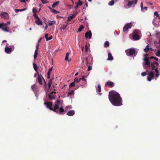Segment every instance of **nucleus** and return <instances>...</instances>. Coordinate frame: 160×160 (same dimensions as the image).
Here are the masks:
<instances>
[{"mask_svg":"<svg viewBox=\"0 0 160 160\" xmlns=\"http://www.w3.org/2000/svg\"><path fill=\"white\" fill-rule=\"evenodd\" d=\"M108 98L111 103L114 106H119L122 105V99L120 95L115 91L109 92Z\"/></svg>","mask_w":160,"mask_h":160,"instance_id":"nucleus-1","label":"nucleus"},{"mask_svg":"<svg viewBox=\"0 0 160 160\" xmlns=\"http://www.w3.org/2000/svg\"><path fill=\"white\" fill-rule=\"evenodd\" d=\"M8 44H7L6 47L5 48V52L7 54H10L13 51L14 49V48L13 46L9 47L8 46Z\"/></svg>","mask_w":160,"mask_h":160,"instance_id":"nucleus-2","label":"nucleus"},{"mask_svg":"<svg viewBox=\"0 0 160 160\" xmlns=\"http://www.w3.org/2000/svg\"><path fill=\"white\" fill-rule=\"evenodd\" d=\"M138 30H136L134 31L132 35V38L133 39L137 40L140 39V37L138 35Z\"/></svg>","mask_w":160,"mask_h":160,"instance_id":"nucleus-3","label":"nucleus"},{"mask_svg":"<svg viewBox=\"0 0 160 160\" xmlns=\"http://www.w3.org/2000/svg\"><path fill=\"white\" fill-rule=\"evenodd\" d=\"M125 52L128 56H131L135 53L136 51L133 48H130L126 50Z\"/></svg>","mask_w":160,"mask_h":160,"instance_id":"nucleus-4","label":"nucleus"},{"mask_svg":"<svg viewBox=\"0 0 160 160\" xmlns=\"http://www.w3.org/2000/svg\"><path fill=\"white\" fill-rule=\"evenodd\" d=\"M60 103V101L59 100H57L55 102V104L54 107V108H52V111L54 112L58 113V109L59 108V105Z\"/></svg>","mask_w":160,"mask_h":160,"instance_id":"nucleus-5","label":"nucleus"},{"mask_svg":"<svg viewBox=\"0 0 160 160\" xmlns=\"http://www.w3.org/2000/svg\"><path fill=\"white\" fill-rule=\"evenodd\" d=\"M132 24L131 23H128L125 25L123 28V32H125L127 31L128 29L131 28L132 27Z\"/></svg>","mask_w":160,"mask_h":160,"instance_id":"nucleus-6","label":"nucleus"},{"mask_svg":"<svg viewBox=\"0 0 160 160\" xmlns=\"http://www.w3.org/2000/svg\"><path fill=\"white\" fill-rule=\"evenodd\" d=\"M56 94V92L52 91L48 94V97L49 99L50 100H52L54 99L55 98V97L54 95Z\"/></svg>","mask_w":160,"mask_h":160,"instance_id":"nucleus-7","label":"nucleus"},{"mask_svg":"<svg viewBox=\"0 0 160 160\" xmlns=\"http://www.w3.org/2000/svg\"><path fill=\"white\" fill-rule=\"evenodd\" d=\"M138 0H132L131 1H128L127 6L129 7H131L132 5H135L137 2Z\"/></svg>","mask_w":160,"mask_h":160,"instance_id":"nucleus-8","label":"nucleus"},{"mask_svg":"<svg viewBox=\"0 0 160 160\" xmlns=\"http://www.w3.org/2000/svg\"><path fill=\"white\" fill-rule=\"evenodd\" d=\"M44 104L45 105L46 107L49 108L50 110L52 111V104L51 102H45Z\"/></svg>","mask_w":160,"mask_h":160,"instance_id":"nucleus-9","label":"nucleus"},{"mask_svg":"<svg viewBox=\"0 0 160 160\" xmlns=\"http://www.w3.org/2000/svg\"><path fill=\"white\" fill-rule=\"evenodd\" d=\"M114 83L111 81H108L105 84L106 86H108L109 88H112L114 87Z\"/></svg>","mask_w":160,"mask_h":160,"instance_id":"nucleus-10","label":"nucleus"},{"mask_svg":"<svg viewBox=\"0 0 160 160\" xmlns=\"http://www.w3.org/2000/svg\"><path fill=\"white\" fill-rule=\"evenodd\" d=\"M154 77V74L152 72H150L148 73V81H150L151 80L152 78Z\"/></svg>","mask_w":160,"mask_h":160,"instance_id":"nucleus-11","label":"nucleus"},{"mask_svg":"<svg viewBox=\"0 0 160 160\" xmlns=\"http://www.w3.org/2000/svg\"><path fill=\"white\" fill-rule=\"evenodd\" d=\"M0 16L5 19H8V14L5 12H3L1 13Z\"/></svg>","mask_w":160,"mask_h":160,"instance_id":"nucleus-12","label":"nucleus"},{"mask_svg":"<svg viewBox=\"0 0 160 160\" xmlns=\"http://www.w3.org/2000/svg\"><path fill=\"white\" fill-rule=\"evenodd\" d=\"M92 36V33L91 31L87 32L85 34V37L86 38H88L89 39H90Z\"/></svg>","mask_w":160,"mask_h":160,"instance_id":"nucleus-13","label":"nucleus"},{"mask_svg":"<svg viewBox=\"0 0 160 160\" xmlns=\"http://www.w3.org/2000/svg\"><path fill=\"white\" fill-rule=\"evenodd\" d=\"M78 14V12H76L75 13L72 14L71 16H69L68 17V21H71L72 19L75 17Z\"/></svg>","mask_w":160,"mask_h":160,"instance_id":"nucleus-14","label":"nucleus"},{"mask_svg":"<svg viewBox=\"0 0 160 160\" xmlns=\"http://www.w3.org/2000/svg\"><path fill=\"white\" fill-rule=\"evenodd\" d=\"M144 60L145 61V64L147 65V67H148L150 65V62H149V58H148L145 57L144 58Z\"/></svg>","mask_w":160,"mask_h":160,"instance_id":"nucleus-15","label":"nucleus"},{"mask_svg":"<svg viewBox=\"0 0 160 160\" xmlns=\"http://www.w3.org/2000/svg\"><path fill=\"white\" fill-rule=\"evenodd\" d=\"M35 22L38 25H42V21L39 18L36 19L35 21Z\"/></svg>","mask_w":160,"mask_h":160,"instance_id":"nucleus-16","label":"nucleus"},{"mask_svg":"<svg viewBox=\"0 0 160 160\" xmlns=\"http://www.w3.org/2000/svg\"><path fill=\"white\" fill-rule=\"evenodd\" d=\"M42 78H43L42 76L41 75H38V81L39 83L41 85L42 84Z\"/></svg>","mask_w":160,"mask_h":160,"instance_id":"nucleus-17","label":"nucleus"},{"mask_svg":"<svg viewBox=\"0 0 160 160\" xmlns=\"http://www.w3.org/2000/svg\"><path fill=\"white\" fill-rule=\"evenodd\" d=\"M75 113V111L74 110H71L68 112L67 115L69 116H72L74 115Z\"/></svg>","mask_w":160,"mask_h":160,"instance_id":"nucleus-18","label":"nucleus"},{"mask_svg":"<svg viewBox=\"0 0 160 160\" xmlns=\"http://www.w3.org/2000/svg\"><path fill=\"white\" fill-rule=\"evenodd\" d=\"M48 7L50 9V11L51 12H52L53 13H55V14H57V13H59V12H58V11L54 9H52L51 7H50L49 6H48Z\"/></svg>","mask_w":160,"mask_h":160,"instance_id":"nucleus-19","label":"nucleus"},{"mask_svg":"<svg viewBox=\"0 0 160 160\" xmlns=\"http://www.w3.org/2000/svg\"><path fill=\"white\" fill-rule=\"evenodd\" d=\"M108 58L107 59L108 60H112L113 58L112 56V54L110 52L108 53Z\"/></svg>","mask_w":160,"mask_h":160,"instance_id":"nucleus-20","label":"nucleus"},{"mask_svg":"<svg viewBox=\"0 0 160 160\" xmlns=\"http://www.w3.org/2000/svg\"><path fill=\"white\" fill-rule=\"evenodd\" d=\"M149 45H147L145 48L144 49V51L146 52H148L149 51V50H152V48H149Z\"/></svg>","mask_w":160,"mask_h":160,"instance_id":"nucleus-21","label":"nucleus"},{"mask_svg":"<svg viewBox=\"0 0 160 160\" xmlns=\"http://www.w3.org/2000/svg\"><path fill=\"white\" fill-rule=\"evenodd\" d=\"M69 53L68 52H67L66 54V56L65 58V60L66 61H68V62H69L71 61V59H69L68 58V56H69Z\"/></svg>","mask_w":160,"mask_h":160,"instance_id":"nucleus-22","label":"nucleus"},{"mask_svg":"<svg viewBox=\"0 0 160 160\" xmlns=\"http://www.w3.org/2000/svg\"><path fill=\"white\" fill-rule=\"evenodd\" d=\"M59 3V1H57L56 2H54L52 5V8H54L56 6L58 5Z\"/></svg>","mask_w":160,"mask_h":160,"instance_id":"nucleus-23","label":"nucleus"},{"mask_svg":"<svg viewBox=\"0 0 160 160\" xmlns=\"http://www.w3.org/2000/svg\"><path fill=\"white\" fill-rule=\"evenodd\" d=\"M33 67L34 70L35 71L37 72L38 71V67L37 66V65L36 63H33Z\"/></svg>","mask_w":160,"mask_h":160,"instance_id":"nucleus-24","label":"nucleus"},{"mask_svg":"<svg viewBox=\"0 0 160 160\" xmlns=\"http://www.w3.org/2000/svg\"><path fill=\"white\" fill-rule=\"evenodd\" d=\"M109 46V43L108 41H106L104 43V46L106 48L108 47Z\"/></svg>","mask_w":160,"mask_h":160,"instance_id":"nucleus-25","label":"nucleus"},{"mask_svg":"<svg viewBox=\"0 0 160 160\" xmlns=\"http://www.w3.org/2000/svg\"><path fill=\"white\" fill-rule=\"evenodd\" d=\"M64 110L63 108V106H62L59 109V113H61L63 112Z\"/></svg>","mask_w":160,"mask_h":160,"instance_id":"nucleus-26","label":"nucleus"},{"mask_svg":"<svg viewBox=\"0 0 160 160\" xmlns=\"http://www.w3.org/2000/svg\"><path fill=\"white\" fill-rule=\"evenodd\" d=\"M78 2H76L75 3L79 6H81L82 4V2L80 0H78Z\"/></svg>","mask_w":160,"mask_h":160,"instance_id":"nucleus-27","label":"nucleus"},{"mask_svg":"<svg viewBox=\"0 0 160 160\" xmlns=\"http://www.w3.org/2000/svg\"><path fill=\"white\" fill-rule=\"evenodd\" d=\"M114 4V1L113 0H112L108 3V5L110 6L113 5Z\"/></svg>","mask_w":160,"mask_h":160,"instance_id":"nucleus-28","label":"nucleus"},{"mask_svg":"<svg viewBox=\"0 0 160 160\" xmlns=\"http://www.w3.org/2000/svg\"><path fill=\"white\" fill-rule=\"evenodd\" d=\"M155 71V72H156V77H158L159 75V73L158 70V68H156L155 69H154Z\"/></svg>","mask_w":160,"mask_h":160,"instance_id":"nucleus-29","label":"nucleus"},{"mask_svg":"<svg viewBox=\"0 0 160 160\" xmlns=\"http://www.w3.org/2000/svg\"><path fill=\"white\" fill-rule=\"evenodd\" d=\"M8 25L7 24H5V23H0V28H2L4 26H6Z\"/></svg>","mask_w":160,"mask_h":160,"instance_id":"nucleus-30","label":"nucleus"},{"mask_svg":"<svg viewBox=\"0 0 160 160\" xmlns=\"http://www.w3.org/2000/svg\"><path fill=\"white\" fill-rule=\"evenodd\" d=\"M84 28V26L83 25H81L80 26L78 29V32H81L82 31V29Z\"/></svg>","mask_w":160,"mask_h":160,"instance_id":"nucleus-31","label":"nucleus"},{"mask_svg":"<svg viewBox=\"0 0 160 160\" xmlns=\"http://www.w3.org/2000/svg\"><path fill=\"white\" fill-rule=\"evenodd\" d=\"M38 54V52H37V50H35L34 55V59H36V58L37 57Z\"/></svg>","mask_w":160,"mask_h":160,"instance_id":"nucleus-32","label":"nucleus"},{"mask_svg":"<svg viewBox=\"0 0 160 160\" xmlns=\"http://www.w3.org/2000/svg\"><path fill=\"white\" fill-rule=\"evenodd\" d=\"M80 81V78L79 79H78V78H75L74 82H77V83H78Z\"/></svg>","mask_w":160,"mask_h":160,"instance_id":"nucleus-33","label":"nucleus"},{"mask_svg":"<svg viewBox=\"0 0 160 160\" xmlns=\"http://www.w3.org/2000/svg\"><path fill=\"white\" fill-rule=\"evenodd\" d=\"M4 28H2V30L7 32H9V31L8 30V27H6V26Z\"/></svg>","mask_w":160,"mask_h":160,"instance_id":"nucleus-34","label":"nucleus"},{"mask_svg":"<svg viewBox=\"0 0 160 160\" xmlns=\"http://www.w3.org/2000/svg\"><path fill=\"white\" fill-rule=\"evenodd\" d=\"M68 26V24H67L66 25H64L62 27H61L60 28V30L63 29L64 30L66 29V28Z\"/></svg>","mask_w":160,"mask_h":160,"instance_id":"nucleus-35","label":"nucleus"},{"mask_svg":"<svg viewBox=\"0 0 160 160\" xmlns=\"http://www.w3.org/2000/svg\"><path fill=\"white\" fill-rule=\"evenodd\" d=\"M151 66L152 67L151 69L152 70H153L154 69L156 68V66H155V65H153V63L151 64Z\"/></svg>","mask_w":160,"mask_h":160,"instance_id":"nucleus-36","label":"nucleus"},{"mask_svg":"<svg viewBox=\"0 0 160 160\" xmlns=\"http://www.w3.org/2000/svg\"><path fill=\"white\" fill-rule=\"evenodd\" d=\"M97 91L98 92H100L101 91V86L100 85H98V88L97 89Z\"/></svg>","mask_w":160,"mask_h":160,"instance_id":"nucleus-37","label":"nucleus"},{"mask_svg":"<svg viewBox=\"0 0 160 160\" xmlns=\"http://www.w3.org/2000/svg\"><path fill=\"white\" fill-rule=\"evenodd\" d=\"M56 23V22L55 21H52V22H49V23H48V25L49 26H52V25H53V24H54V23Z\"/></svg>","mask_w":160,"mask_h":160,"instance_id":"nucleus-38","label":"nucleus"},{"mask_svg":"<svg viewBox=\"0 0 160 160\" xmlns=\"http://www.w3.org/2000/svg\"><path fill=\"white\" fill-rule=\"evenodd\" d=\"M75 84L74 82H72L69 85V87L70 88L73 87H74V86H75Z\"/></svg>","mask_w":160,"mask_h":160,"instance_id":"nucleus-39","label":"nucleus"},{"mask_svg":"<svg viewBox=\"0 0 160 160\" xmlns=\"http://www.w3.org/2000/svg\"><path fill=\"white\" fill-rule=\"evenodd\" d=\"M74 92V91L73 90H72L70 92H69L68 93V96H70L73 94V93Z\"/></svg>","mask_w":160,"mask_h":160,"instance_id":"nucleus-40","label":"nucleus"},{"mask_svg":"<svg viewBox=\"0 0 160 160\" xmlns=\"http://www.w3.org/2000/svg\"><path fill=\"white\" fill-rule=\"evenodd\" d=\"M157 56L158 57H160V49L159 50L156 54Z\"/></svg>","mask_w":160,"mask_h":160,"instance_id":"nucleus-41","label":"nucleus"},{"mask_svg":"<svg viewBox=\"0 0 160 160\" xmlns=\"http://www.w3.org/2000/svg\"><path fill=\"white\" fill-rule=\"evenodd\" d=\"M33 16L36 19L39 18L36 13H33Z\"/></svg>","mask_w":160,"mask_h":160,"instance_id":"nucleus-42","label":"nucleus"},{"mask_svg":"<svg viewBox=\"0 0 160 160\" xmlns=\"http://www.w3.org/2000/svg\"><path fill=\"white\" fill-rule=\"evenodd\" d=\"M42 2L43 4H46V3H48L49 2L46 0H42Z\"/></svg>","mask_w":160,"mask_h":160,"instance_id":"nucleus-43","label":"nucleus"},{"mask_svg":"<svg viewBox=\"0 0 160 160\" xmlns=\"http://www.w3.org/2000/svg\"><path fill=\"white\" fill-rule=\"evenodd\" d=\"M37 10L35 8H33L32 9V11L33 13H36L37 12Z\"/></svg>","mask_w":160,"mask_h":160,"instance_id":"nucleus-44","label":"nucleus"},{"mask_svg":"<svg viewBox=\"0 0 160 160\" xmlns=\"http://www.w3.org/2000/svg\"><path fill=\"white\" fill-rule=\"evenodd\" d=\"M53 79V78H52L51 79H50L48 82V84H50L52 85V80Z\"/></svg>","mask_w":160,"mask_h":160,"instance_id":"nucleus-45","label":"nucleus"},{"mask_svg":"<svg viewBox=\"0 0 160 160\" xmlns=\"http://www.w3.org/2000/svg\"><path fill=\"white\" fill-rule=\"evenodd\" d=\"M53 79V78H52L51 79H50L48 82V84H50L52 85V80Z\"/></svg>","mask_w":160,"mask_h":160,"instance_id":"nucleus-46","label":"nucleus"},{"mask_svg":"<svg viewBox=\"0 0 160 160\" xmlns=\"http://www.w3.org/2000/svg\"><path fill=\"white\" fill-rule=\"evenodd\" d=\"M147 75V73L146 72H143L141 73V75L142 76H145Z\"/></svg>","mask_w":160,"mask_h":160,"instance_id":"nucleus-47","label":"nucleus"},{"mask_svg":"<svg viewBox=\"0 0 160 160\" xmlns=\"http://www.w3.org/2000/svg\"><path fill=\"white\" fill-rule=\"evenodd\" d=\"M68 108H69V109L71 108V106H66L65 108V111L67 110Z\"/></svg>","mask_w":160,"mask_h":160,"instance_id":"nucleus-48","label":"nucleus"},{"mask_svg":"<svg viewBox=\"0 0 160 160\" xmlns=\"http://www.w3.org/2000/svg\"><path fill=\"white\" fill-rule=\"evenodd\" d=\"M141 11L143 12H144V11L143 10V3H142V2H141Z\"/></svg>","mask_w":160,"mask_h":160,"instance_id":"nucleus-49","label":"nucleus"},{"mask_svg":"<svg viewBox=\"0 0 160 160\" xmlns=\"http://www.w3.org/2000/svg\"><path fill=\"white\" fill-rule=\"evenodd\" d=\"M85 77L84 76H83L82 78H80V80H82L83 81H84L85 82H86V79L85 78Z\"/></svg>","mask_w":160,"mask_h":160,"instance_id":"nucleus-50","label":"nucleus"},{"mask_svg":"<svg viewBox=\"0 0 160 160\" xmlns=\"http://www.w3.org/2000/svg\"><path fill=\"white\" fill-rule=\"evenodd\" d=\"M154 15L156 16L157 17H158V16H159V14H158V12H154Z\"/></svg>","mask_w":160,"mask_h":160,"instance_id":"nucleus-51","label":"nucleus"},{"mask_svg":"<svg viewBox=\"0 0 160 160\" xmlns=\"http://www.w3.org/2000/svg\"><path fill=\"white\" fill-rule=\"evenodd\" d=\"M92 69V67H91L90 66H89L88 67V71H89L90 70H91Z\"/></svg>","mask_w":160,"mask_h":160,"instance_id":"nucleus-52","label":"nucleus"},{"mask_svg":"<svg viewBox=\"0 0 160 160\" xmlns=\"http://www.w3.org/2000/svg\"><path fill=\"white\" fill-rule=\"evenodd\" d=\"M52 36H51L49 38H48L47 41L50 40L52 39Z\"/></svg>","mask_w":160,"mask_h":160,"instance_id":"nucleus-53","label":"nucleus"},{"mask_svg":"<svg viewBox=\"0 0 160 160\" xmlns=\"http://www.w3.org/2000/svg\"><path fill=\"white\" fill-rule=\"evenodd\" d=\"M48 34H46L45 35V38L47 41L48 39Z\"/></svg>","mask_w":160,"mask_h":160,"instance_id":"nucleus-54","label":"nucleus"},{"mask_svg":"<svg viewBox=\"0 0 160 160\" xmlns=\"http://www.w3.org/2000/svg\"><path fill=\"white\" fill-rule=\"evenodd\" d=\"M85 50L86 52H87L88 51V47L87 45H86L85 46Z\"/></svg>","mask_w":160,"mask_h":160,"instance_id":"nucleus-55","label":"nucleus"},{"mask_svg":"<svg viewBox=\"0 0 160 160\" xmlns=\"http://www.w3.org/2000/svg\"><path fill=\"white\" fill-rule=\"evenodd\" d=\"M26 9H27L26 8H23V9H19V11H20V12L23 11H24L26 10Z\"/></svg>","mask_w":160,"mask_h":160,"instance_id":"nucleus-56","label":"nucleus"},{"mask_svg":"<svg viewBox=\"0 0 160 160\" xmlns=\"http://www.w3.org/2000/svg\"><path fill=\"white\" fill-rule=\"evenodd\" d=\"M15 11L16 12H20L19 9H15Z\"/></svg>","mask_w":160,"mask_h":160,"instance_id":"nucleus-57","label":"nucleus"},{"mask_svg":"<svg viewBox=\"0 0 160 160\" xmlns=\"http://www.w3.org/2000/svg\"><path fill=\"white\" fill-rule=\"evenodd\" d=\"M39 44L37 45L36 47V50H37V52H38V46H39Z\"/></svg>","mask_w":160,"mask_h":160,"instance_id":"nucleus-58","label":"nucleus"},{"mask_svg":"<svg viewBox=\"0 0 160 160\" xmlns=\"http://www.w3.org/2000/svg\"><path fill=\"white\" fill-rule=\"evenodd\" d=\"M155 65H156V66H158L159 65V63L158 62H155Z\"/></svg>","mask_w":160,"mask_h":160,"instance_id":"nucleus-59","label":"nucleus"},{"mask_svg":"<svg viewBox=\"0 0 160 160\" xmlns=\"http://www.w3.org/2000/svg\"><path fill=\"white\" fill-rule=\"evenodd\" d=\"M52 67L51 68H49L48 72H51V71H52Z\"/></svg>","mask_w":160,"mask_h":160,"instance_id":"nucleus-60","label":"nucleus"},{"mask_svg":"<svg viewBox=\"0 0 160 160\" xmlns=\"http://www.w3.org/2000/svg\"><path fill=\"white\" fill-rule=\"evenodd\" d=\"M143 8L146 10L147 11L148 10V8L147 7H144Z\"/></svg>","mask_w":160,"mask_h":160,"instance_id":"nucleus-61","label":"nucleus"},{"mask_svg":"<svg viewBox=\"0 0 160 160\" xmlns=\"http://www.w3.org/2000/svg\"><path fill=\"white\" fill-rule=\"evenodd\" d=\"M45 24L46 25V27H45V30H46L47 29L48 26L46 23H45Z\"/></svg>","mask_w":160,"mask_h":160,"instance_id":"nucleus-62","label":"nucleus"},{"mask_svg":"<svg viewBox=\"0 0 160 160\" xmlns=\"http://www.w3.org/2000/svg\"><path fill=\"white\" fill-rule=\"evenodd\" d=\"M20 2L24 3L25 2V0H21Z\"/></svg>","mask_w":160,"mask_h":160,"instance_id":"nucleus-63","label":"nucleus"},{"mask_svg":"<svg viewBox=\"0 0 160 160\" xmlns=\"http://www.w3.org/2000/svg\"><path fill=\"white\" fill-rule=\"evenodd\" d=\"M76 6L75 7V9H76L77 8H78V7L79 6L77 4H76Z\"/></svg>","mask_w":160,"mask_h":160,"instance_id":"nucleus-64","label":"nucleus"}]
</instances>
